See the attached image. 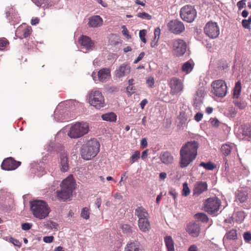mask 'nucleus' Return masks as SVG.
I'll return each instance as SVG.
<instances>
[{
    "label": "nucleus",
    "mask_w": 251,
    "mask_h": 251,
    "mask_svg": "<svg viewBox=\"0 0 251 251\" xmlns=\"http://www.w3.org/2000/svg\"><path fill=\"white\" fill-rule=\"evenodd\" d=\"M199 147L198 143L195 141L187 142L182 146L179 151V165L181 168H186L194 161Z\"/></svg>",
    "instance_id": "nucleus-1"
},
{
    "label": "nucleus",
    "mask_w": 251,
    "mask_h": 251,
    "mask_svg": "<svg viewBox=\"0 0 251 251\" xmlns=\"http://www.w3.org/2000/svg\"><path fill=\"white\" fill-rule=\"evenodd\" d=\"M30 210L34 216L40 219L46 218L50 211L47 202L43 200H33L30 202Z\"/></svg>",
    "instance_id": "nucleus-2"
},
{
    "label": "nucleus",
    "mask_w": 251,
    "mask_h": 251,
    "mask_svg": "<svg viewBox=\"0 0 251 251\" xmlns=\"http://www.w3.org/2000/svg\"><path fill=\"white\" fill-rule=\"evenodd\" d=\"M100 145L95 139L89 140L84 144L81 149V157L83 159L88 160L95 157L99 151Z\"/></svg>",
    "instance_id": "nucleus-3"
},
{
    "label": "nucleus",
    "mask_w": 251,
    "mask_h": 251,
    "mask_svg": "<svg viewBox=\"0 0 251 251\" xmlns=\"http://www.w3.org/2000/svg\"><path fill=\"white\" fill-rule=\"evenodd\" d=\"M60 186L61 190L57 191V196L59 199L65 201L72 196L75 188V182L72 176H69L63 180Z\"/></svg>",
    "instance_id": "nucleus-4"
},
{
    "label": "nucleus",
    "mask_w": 251,
    "mask_h": 251,
    "mask_svg": "<svg viewBox=\"0 0 251 251\" xmlns=\"http://www.w3.org/2000/svg\"><path fill=\"white\" fill-rule=\"evenodd\" d=\"M89 131L88 124L85 122H77L71 126L68 133L71 138H78L86 134Z\"/></svg>",
    "instance_id": "nucleus-5"
},
{
    "label": "nucleus",
    "mask_w": 251,
    "mask_h": 251,
    "mask_svg": "<svg viewBox=\"0 0 251 251\" xmlns=\"http://www.w3.org/2000/svg\"><path fill=\"white\" fill-rule=\"evenodd\" d=\"M168 45L174 54L177 57L183 55L186 50V43L181 39L172 40L168 42Z\"/></svg>",
    "instance_id": "nucleus-6"
},
{
    "label": "nucleus",
    "mask_w": 251,
    "mask_h": 251,
    "mask_svg": "<svg viewBox=\"0 0 251 251\" xmlns=\"http://www.w3.org/2000/svg\"><path fill=\"white\" fill-rule=\"evenodd\" d=\"M89 102L97 109H100L105 105L104 98L101 92L92 90L89 94Z\"/></svg>",
    "instance_id": "nucleus-7"
},
{
    "label": "nucleus",
    "mask_w": 251,
    "mask_h": 251,
    "mask_svg": "<svg viewBox=\"0 0 251 251\" xmlns=\"http://www.w3.org/2000/svg\"><path fill=\"white\" fill-rule=\"evenodd\" d=\"M197 12L194 6L186 5L183 6L180 10L181 18L187 23H192L196 19Z\"/></svg>",
    "instance_id": "nucleus-8"
},
{
    "label": "nucleus",
    "mask_w": 251,
    "mask_h": 251,
    "mask_svg": "<svg viewBox=\"0 0 251 251\" xmlns=\"http://www.w3.org/2000/svg\"><path fill=\"white\" fill-rule=\"evenodd\" d=\"M211 92L218 97H224L227 93V86L225 81L218 79L213 81L211 83Z\"/></svg>",
    "instance_id": "nucleus-9"
},
{
    "label": "nucleus",
    "mask_w": 251,
    "mask_h": 251,
    "mask_svg": "<svg viewBox=\"0 0 251 251\" xmlns=\"http://www.w3.org/2000/svg\"><path fill=\"white\" fill-rule=\"evenodd\" d=\"M221 205L220 200L216 197L209 198L204 203V209L211 215H216Z\"/></svg>",
    "instance_id": "nucleus-10"
},
{
    "label": "nucleus",
    "mask_w": 251,
    "mask_h": 251,
    "mask_svg": "<svg viewBox=\"0 0 251 251\" xmlns=\"http://www.w3.org/2000/svg\"><path fill=\"white\" fill-rule=\"evenodd\" d=\"M205 34L209 38L214 39L217 38L220 34V30L216 22H208L204 28Z\"/></svg>",
    "instance_id": "nucleus-11"
},
{
    "label": "nucleus",
    "mask_w": 251,
    "mask_h": 251,
    "mask_svg": "<svg viewBox=\"0 0 251 251\" xmlns=\"http://www.w3.org/2000/svg\"><path fill=\"white\" fill-rule=\"evenodd\" d=\"M168 85L171 89L170 94L176 95L183 90L184 86L181 80L176 77H172L168 81Z\"/></svg>",
    "instance_id": "nucleus-12"
},
{
    "label": "nucleus",
    "mask_w": 251,
    "mask_h": 251,
    "mask_svg": "<svg viewBox=\"0 0 251 251\" xmlns=\"http://www.w3.org/2000/svg\"><path fill=\"white\" fill-rule=\"evenodd\" d=\"M167 25L169 30L175 34H180L185 30L183 23L178 20L170 21Z\"/></svg>",
    "instance_id": "nucleus-13"
},
{
    "label": "nucleus",
    "mask_w": 251,
    "mask_h": 251,
    "mask_svg": "<svg viewBox=\"0 0 251 251\" xmlns=\"http://www.w3.org/2000/svg\"><path fill=\"white\" fill-rule=\"evenodd\" d=\"M21 165V162L16 161L12 157L7 158L2 162L1 167L6 171L14 170Z\"/></svg>",
    "instance_id": "nucleus-14"
},
{
    "label": "nucleus",
    "mask_w": 251,
    "mask_h": 251,
    "mask_svg": "<svg viewBox=\"0 0 251 251\" xmlns=\"http://www.w3.org/2000/svg\"><path fill=\"white\" fill-rule=\"evenodd\" d=\"M207 190V184L205 182L198 181L195 184L193 189V195L198 196Z\"/></svg>",
    "instance_id": "nucleus-15"
},
{
    "label": "nucleus",
    "mask_w": 251,
    "mask_h": 251,
    "mask_svg": "<svg viewBox=\"0 0 251 251\" xmlns=\"http://www.w3.org/2000/svg\"><path fill=\"white\" fill-rule=\"evenodd\" d=\"M97 75L100 81L105 82L110 78V70L108 68H102L98 72Z\"/></svg>",
    "instance_id": "nucleus-16"
},
{
    "label": "nucleus",
    "mask_w": 251,
    "mask_h": 251,
    "mask_svg": "<svg viewBox=\"0 0 251 251\" xmlns=\"http://www.w3.org/2000/svg\"><path fill=\"white\" fill-rule=\"evenodd\" d=\"M59 167L60 171L62 172H66L69 169L68 155L65 153L60 155Z\"/></svg>",
    "instance_id": "nucleus-17"
},
{
    "label": "nucleus",
    "mask_w": 251,
    "mask_h": 251,
    "mask_svg": "<svg viewBox=\"0 0 251 251\" xmlns=\"http://www.w3.org/2000/svg\"><path fill=\"white\" fill-rule=\"evenodd\" d=\"M186 230L191 236L196 237L199 235L200 227L199 225L196 223H190L187 226Z\"/></svg>",
    "instance_id": "nucleus-18"
},
{
    "label": "nucleus",
    "mask_w": 251,
    "mask_h": 251,
    "mask_svg": "<svg viewBox=\"0 0 251 251\" xmlns=\"http://www.w3.org/2000/svg\"><path fill=\"white\" fill-rule=\"evenodd\" d=\"M78 42L86 49H92L94 46V42L90 37L85 35H82L79 38Z\"/></svg>",
    "instance_id": "nucleus-19"
},
{
    "label": "nucleus",
    "mask_w": 251,
    "mask_h": 251,
    "mask_svg": "<svg viewBox=\"0 0 251 251\" xmlns=\"http://www.w3.org/2000/svg\"><path fill=\"white\" fill-rule=\"evenodd\" d=\"M130 67L128 64H123L116 71V75L119 78L122 77L130 73Z\"/></svg>",
    "instance_id": "nucleus-20"
},
{
    "label": "nucleus",
    "mask_w": 251,
    "mask_h": 251,
    "mask_svg": "<svg viewBox=\"0 0 251 251\" xmlns=\"http://www.w3.org/2000/svg\"><path fill=\"white\" fill-rule=\"evenodd\" d=\"M204 96L205 93L204 89L201 88L197 91L194 101V106L195 107H200V105L202 103L203 98Z\"/></svg>",
    "instance_id": "nucleus-21"
},
{
    "label": "nucleus",
    "mask_w": 251,
    "mask_h": 251,
    "mask_svg": "<svg viewBox=\"0 0 251 251\" xmlns=\"http://www.w3.org/2000/svg\"><path fill=\"white\" fill-rule=\"evenodd\" d=\"M162 163L166 165H169L173 163L174 157L169 151L162 152L159 157Z\"/></svg>",
    "instance_id": "nucleus-22"
},
{
    "label": "nucleus",
    "mask_w": 251,
    "mask_h": 251,
    "mask_svg": "<svg viewBox=\"0 0 251 251\" xmlns=\"http://www.w3.org/2000/svg\"><path fill=\"white\" fill-rule=\"evenodd\" d=\"M135 215L139 220H148L149 218L148 211L142 206L138 207L135 209Z\"/></svg>",
    "instance_id": "nucleus-23"
},
{
    "label": "nucleus",
    "mask_w": 251,
    "mask_h": 251,
    "mask_svg": "<svg viewBox=\"0 0 251 251\" xmlns=\"http://www.w3.org/2000/svg\"><path fill=\"white\" fill-rule=\"evenodd\" d=\"M102 22V19L100 16H94L89 18L88 25L92 27H96L101 25Z\"/></svg>",
    "instance_id": "nucleus-24"
},
{
    "label": "nucleus",
    "mask_w": 251,
    "mask_h": 251,
    "mask_svg": "<svg viewBox=\"0 0 251 251\" xmlns=\"http://www.w3.org/2000/svg\"><path fill=\"white\" fill-rule=\"evenodd\" d=\"M164 242L167 251H174V241L170 236H166L164 237Z\"/></svg>",
    "instance_id": "nucleus-25"
},
{
    "label": "nucleus",
    "mask_w": 251,
    "mask_h": 251,
    "mask_svg": "<svg viewBox=\"0 0 251 251\" xmlns=\"http://www.w3.org/2000/svg\"><path fill=\"white\" fill-rule=\"evenodd\" d=\"M139 227L143 232H147L151 229L149 221H138Z\"/></svg>",
    "instance_id": "nucleus-26"
},
{
    "label": "nucleus",
    "mask_w": 251,
    "mask_h": 251,
    "mask_svg": "<svg viewBox=\"0 0 251 251\" xmlns=\"http://www.w3.org/2000/svg\"><path fill=\"white\" fill-rule=\"evenodd\" d=\"M248 197V195L246 191L243 190L238 191L236 195V199L237 200L239 201L240 202L243 203L245 202L247 200Z\"/></svg>",
    "instance_id": "nucleus-27"
},
{
    "label": "nucleus",
    "mask_w": 251,
    "mask_h": 251,
    "mask_svg": "<svg viewBox=\"0 0 251 251\" xmlns=\"http://www.w3.org/2000/svg\"><path fill=\"white\" fill-rule=\"evenodd\" d=\"M125 251H142L140 245L135 243H131L126 245Z\"/></svg>",
    "instance_id": "nucleus-28"
},
{
    "label": "nucleus",
    "mask_w": 251,
    "mask_h": 251,
    "mask_svg": "<svg viewBox=\"0 0 251 251\" xmlns=\"http://www.w3.org/2000/svg\"><path fill=\"white\" fill-rule=\"evenodd\" d=\"M116 115L113 112L107 113L101 115V118L104 121L115 122L116 120Z\"/></svg>",
    "instance_id": "nucleus-29"
},
{
    "label": "nucleus",
    "mask_w": 251,
    "mask_h": 251,
    "mask_svg": "<svg viewBox=\"0 0 251 251\" xmlns=\"http://www.w3.org/2000/svg\"><path fill=\"white\" fill-rule=\"evenodd\" d=\"M44 226L47 229H57L58 225L52 221H46L44 223Z\"/></svg>",
    "instance_id": "nucleus-30"
},
{
    "label": "nucleus",
    "mask_w": 251,
    "mask_h": 251,
    "mask_svg": "<svg viewBox=\"0 0 251 251\" xmlns=\"http://www.w3.org/2000/svg\"><path fill=\"white\" fill-rule=\"evenodd\" d=\"M241 90V84L240 82L238 81L236 83L233 90V99H238Z\"/></svg>",
    "instance_id": "nucleus-31"
},
{
    "label": "nucleus",
    "mask_w": 251,
    "mask_h": 251,
    "mask_svg": "<svg viewBox=\"0 0 251 251\" xmlns=\"http://www.w3.org/2000/svg\"><path fill=\"white\" fill-rule=\"evenodd\" d=\"M242 134L245 137L251 138V125H246L243 126Z\"/></svg>",
    "instance_id": "nucleus-32"
},
{
    "label": "nucleus",
    "mask_w": 251,
    "mask_h": 251,
    "mask_svg": "<svg viewBox=\"0 0 251 251\" xmlns=\"http://www.w3.org/2000/svg\"><path fill=\"white\" fill-rule=\"evenodd\" d=\"M233 102L236 106L240 109H243L246 106V103L244 101L238 100V99H234Z\"/></svg>",
    "instance_id": "nucleus-33"
},
{
    "label": "nucleus",
    "mask_w": 251,
    "mask_h": 251,
    "mask_svg": "<svg viewBox=\"0 0 251 251\" xmlns=\"http://www.w3.org/2000/svg\"><path fill=\"white\" fill-rule=\"evenodd\" d=\"M226 236L228 239L236 240L237 238V231L235 229H232L228 231Z\"/></svg>",
    "instance_id": "nucleus-34"
},
{
    "label": "nucleus",
    "mask_w": 251,
    "mask_h": 251,
    "mask_svg": "<svg viewBox=\"0 0 251 251\" xmlns=\"http://www.w3.org/2000/svg\"><path fill=\"white\" fill-rule=\"evenodd\" d=\"M200 166L203 167L207 170H213L215 167L214 164L211 162L207 163L202 162L200 164Z\"/></svg>",
    "instance_id": "nucleus-35"
},
{
    "label": "nucleus",
    "mask_w": 251,
    "mask_h": 251,
    "mask_svg": "<svg viewBox=\"0 0 251 251\" xmlns=\"http://www.w3.org/2000/svg\"><path fill=\"white\" fill-rule=\"evenodd\" d=\"M231 151V147L229 145H224L221 147V151L225 155H229Z\"/></svg>",
    "instance_id": "nucleus-36"
},
{
    "label": "nucleus",
    "mask_w": 251,
    "mask_h": 251,
    "mask_svg": "<svg viewBox=\"0 0 251 251\" xmlns=\"http://www.w3.org/2000/svg\"><path fill=\"white\" fill-rule=\"evenodd\" d=\"M193 67L192 64L189 61L185 62L182 67V70L186 72V73H188L190 72L192 70Z\"/></svg>",
    "instance_id": "nucleus-37"
},
{
    "label": "nucleus",
    "mask_w": 251,
    "mask_h": 251,
    "mask_svg": "<svg viewBox=\"0 0 251 251\" xmlns=\"http://www.w3.org/2000/svg\"><path fill=\"white\" fill-rule=\"evenodd\" d=\"M81 217L83 219L87 220L89 218L90 213L89 209L88 207H84L82 209L81 212Z\"/></svg>",
    "instance_id": "nucleus-38"
},
{
    "label": "nucleus",
    "mask_w": 251,
    "mask_h": 251,
    "mask_svg": "<svg viewBox=\"0 0 251 251\" xmlns=\"http://www.w3.org/2000/svg\"><path fill=\"white\" fill-rule=\"evenodd\" d=\"M140 153L139 151H134L130 158L129 162L131 164H133L135 161H137L140 158Z\"/></svg>",
    "instance_id": "nucleus-39"
},
{
    "label": "nucleus",
    "mask_w": 251,
    "mask_h": 251,
    "mask_svg": "<svg viewBox=\"0 0 251 251\" xmlns=\"http://www.w3.org/2000/svg\"><path fill=\"white\" fill-rule=\"evenodd\" d=\"M194 218L196 220H209L207 215L204 213H198L194 215Z\"/></svg>",
    "instance_id": "nucleus-40"
},
{
    "label": "nucleus",
    "mask_w": 251,
    "mask_h": 251,
    "mask_svg": "<svg viewBox=\"0 0 251 251\" xmlns=\"http://www.w3.org/2000/svg\"><path fill=\"white\" fill-rule=\"evenodd\" d=\"M190 194V189L188 186V184L186 182H185L183 184V190L182 195L183 196L186 197Z\"/></svg>",
    "instance_id": "nucleus-41"
},
{
    "label": "nucleus",
    "mask_w": 251,
    "mask_h": 251,
    "mask_svg": "<svg viewBox=\"0 0 251 251\" xmlns=\"http://www.w3.org/2000/svg\"><path fill=\"white\" fill-rule=\"evenodd\" d=\"M137 16L143 19L150 20L151 18V16L150 15L145 12L138 13Z\"/></svg>",
    "instance_id": "nucleus-42"
},
{
    "label": "nucleus",
    "mask_w": 251,
    "mask_h": 251,
    "mask_svg": "<svg viewBox=\"0 0 251 251\" xmlns=\"http://www.w3.org/2000/svg\"><path fill=\"white\" fill-rule=\"evenodd\" d=\"M121 228L123 231L126 233H129L131 231V226L127 224H124L122 226Z\"/></svg>",
    "instance_id": "nucleus-43"
},
{
    "label": "nucleus",
    "mask_w": 251,
    "mask_h": 251,
    "mask_svg": "<svg viewBox=\"0 0 251 251\" xmlns=\"http://www.w3.org/2000/svg\"><path fill=\"white\" fill-rule=\"evenodd\" d=\"M146 83L150 88H152L154 84V79L153 77L150 76L146 80Z\"/></svg>",
    "instance_id": "nucleus-44"
},
{
    "label": "nucleus",
    "mask_w": 251,
    "mask_h": 251,
    "mask_svg": "<svg viewBox=\"0 0 251 251\" xmlns=\"http://www.w3.org/2000/svg\"><path fill=\"white\" fill-rule=\"evenodd\" d=\"M147 31L145 29L141 30L139 32V37L141 39V40L145 43L146 42V40L145 38V36L146 35Z\"/></svg>",
    "instance_id": "nucleus-45"
},
{
    "label": "nucleus",
    "mask_w": 251,
    "mask_h": 251,
    "mask_svg": "<svg viewBox=\"0 0 251 251\" xmlns=\"http://www.w3.org/2000/svg\"><path fill=\"white\" fill-rule=\"evenodd\" d=\"M236 215L238 220H244L246 217L245 213L243 211L237 212Z\"/></svg>",
    "instance_id": "nucleus-46"
},
{
    "label": "nucleus",
    "mask_w": 251,
    "mask_h": 251,
    "mask_svg": "<svg viewBox=\"0 0 251 251\" xmlns=\"http://www.w3.org/2000/svg\"><path fill=\"white\" fill-rule=\"evenodd\" d=\"M9 240L10 242L15 246H17L20 248L22 245V243L16 239L10 237Z\"/></svg>",
    "instance_id": "nucleus-47"
},
{
    "label": "nucleus",
    "mask_w": 251,
    "mask_h": 251,
    "mask_svg": "<svg viewBox=\"0 0 251 251\" xmlns=\"http://www.w3.org/2000/svg\"><path fill=\"white\" fill-rule=\"evenodd\" d=\"M243 238L244 240L249 242L251 241V233L250 232H246L243 234Z\"/></svg>",
    "instance_id": "nucleus-48"
},
{
    "label": "nucleus",
    "mask_w": 251,
    "mask_h": 251,
    "mask_svg": "<svg viewBox=\"0 0 251 251\" xmlns=\"http://www.w3.org/2000/svg\"><path fill=\"white\" fill-rule=\"evenodd\" d=\"M122 28L123 29L122 31V33L124 35L126 36L127 39H129L131 38V36L128 33V31L127 29L126 28L125 25L122 26Z\"/></svg>",
    "instance_id": "nucleus-49"
},
{
    "label": "nucleus",
    "mask_w": 251,
    "mask_h": 251,
    "mask_svg": "<svg viewBox=\"0 0 251 251\" xmlns=\"http://www.w3.org/2000/svg\"><path fill=\"white\" fill-rule=\"evenodd\" d=\"M32 225L30 223H25L22 225V228L24 230H28L32 227Z\"/></svg>",
    "instance_id": "nucleus-50"
},
{
    "label": "nucleus",
    "mask_w": 251,
    "mask_h": 251,
    "mask_svg": "<svg viewBox=\"0 0 251 251\" xmlns=\"http://www.w3.org/2000/svg\"><path fill=\"white\" fill-rule=\"evenodd\" d=\"M246 0H241L238 1L237 3V6L239 10L243 8L246 5Z\"/></svg>",
    "instance_id": "nucleus-51"
},
{
    "label": "nucleus",
    "mask_w": 251,
    "mask_h": 251,
    "mask_svg": "<svg viewBox=\"0 0 251 251\" xmlns=\"http://www.w3.org/2000/svg\"><path fill=\"white\" fill-rule=\"evenodd\" d=\"M31 29L29 28H26L24 29L23 36L24 38H27L29 37L31 34Z\"/></svg>",
    "instance_id": "nucleus-52"
},
{
    "label": "nucleus",
    "mask_w": 251,
    "mask_h": 251,
    "mask_svg": "<svg viewBox=\"0 0 251 251\" xmlns=\"http://www.w3.org/2000/svg\"><path fill=\"white\" fill-rule=\"evenodd\" d=\"M242 25L243 27L245 28L250 29L251 28L250 24L248 21H246V19L242 20Z\"/></svg>",
    "instance_id": "nucleus-53"
},
{
    "label": "nucleus",
    "mask_w": 251,
    "mask_h": 251,
    "mask_svg": "<svg viewBox=\"0 0 251 251\" xmlns=\"http://www.w3.org/2000/svg\"><path fill=\"white\" fill-rule=\"evenodd\" d=\"M53 237L52 236H45L43 238V241L47 243H50L53 241Z\"/></svg>",
    "instance_id": "nucleus-54"
},
{
    "label": "nucleus",
    "mask_w": 251,
    "mask_h": 251,
    "mask_svg": "<svg viewBox=\"0 0 251 251\" xmlns=\"http://www.w3.org/2000/svg\"><path fill=\"white\" fill-rule=\"evenodd\" d=\"M203 117V114L201 113H197L194 117V119L197 122H200L201 121Z\"/></svg>",
    "instance_id": "nucleus-55"
},
{
    "label": "nucleus",
    "mask_w": 251,
    "mask_h": 251,
    "mask_svg": "<svg viewBox=\"0 0 251 251\" xmlns=\"http://www.w3.org/2000/svg\"><path fill=\"white\" fill-rule=\"evenodd\" d=\"M145 55V52H141L138 57L135 59L134 61V64L137 63L139 61H140L144 56Z\"/></svg>",
    "instance_id": "nucleus-56"
},
{
    "label": "nucleus",
    "mask_w": 251,
    "mask_h": 251,
    "mask_svg": "<svg viewBox=\"0 0 251 251\" xmlns=\"http://www.w3.org/2000/svg\"><path fill=\"white\" fill-rule=\"evenodd\" d=\"M169 194L170 195H171V196H172L175 200L176 199V197H177V196L178 195V194L176 192V191L175 189H171L169 191Z\"/></svg>",
    "instance_id": "nucleus-57"
},
{
    "label": "nucleus",
    "mask_w": 251,
    "mask_h": 251,
    "mask_svg": "<svg viewBox=\"0 0 251 251\" xmlns=\"http://www.w3.org/2000/svg\"><path fill=\"white\" fill-rule=\"evenodd\" d=\"M158 40H159L158 37H157V38L154 37L153 40L151 43V46L152 48L155 47L157 44Z\"/></svg>",
    "instance_id": "nucleus-58"
},
{
    "label": "nucleus",
    "mask_w": 251,
    "mask_h": 251,
    "mask_svg": "<svg viewBox=\"0 0 251 251\" xmlns=\"http://www.w3.org/2000/svg\"><path fill=\"white\" fill-rule=\"evenodd\" d=\"M188 251H199V250L196 245H192L188 248Z\"/></svg>",
    "instance_id": "nucleus-59"
},
{
    "label": "nucleus",
    "mask_w": 251,
    "mask_h": 251,
    "mask_svg": "<svg viewBox=\"0 0 251 251\" xmlns=\"http://www.w3.org/2000/svg\"><path fill=\"white\" fill-rule=\"evenodd\" d=\"M211 123L212 125V126H215L216 127L218 126L219 125V122L218 120L217 119L211 120Z\"/></svg>",
    "instance_id": "nucleus-60"
},
{
    "label": "nucleus",
    "mask_w": 251,
    "mask_h": 251,
    "mask_svg": "<svg viewBox=\"0 0 251 251\" xmlns=\"http://www.w3.org/2000/svg\"><path fill=\"white\" fill-rule=\"evenodd\" d=\"M148 155V150L144 151L142 153L141 158L143 160H145Z\"/></svg>",
    "instance_id": "nucleus-61"
},
{
    "label": "nucleus",
    "mask_w": 251,
    "mask_h": 251,
    "mask_svg": "<svg viewBox=\"0 0 251 251\" xmlns=\"http://www.w3.org/2000/svg\"><path fill=\"white\" fill-rule=\"evenodd\" d=\"M154 33V37H155V38L158 37V38H159V36H160V29L159 27H157L155 29Z\"/></svg>",
    "instance_id": "nucleus-62"
},
{
    "label": "nucleus",
    "mask_w": 251,
    "mask_h": 251,
    "mask_svg": "<svg viewBox=\"0 0 251 251\" xmlns=\"http://www.w3.org/2000/svg\"><path fill=\"white\" fill-rule=\"evenodd\" d=\"M148 145V142L147 140L145 138L142 139L141 141V146L142 147V148L146 147Z\"/></svg>",
    "instance_id": "nucleus-63"
},
{
    "label": "nucleus",
    "mask_w": 251,
    "mask_h": 251,
    "mask_svg": "<svg viewBox=\"0 0 251 251\" xmlns=\"http://www.w3.org/2000/svg\"><path fill=\"white\" fill-rule=\"evenodd\" d=\"M101 203V199L100 198L97 199L96 202H95V205L98 208H99V207L100 206Z\"/></svg>",
    "instance_id": "nucleus-64"
}]
</instances>
